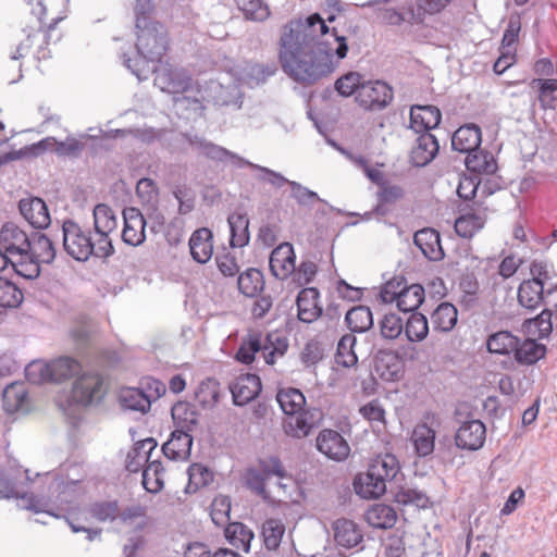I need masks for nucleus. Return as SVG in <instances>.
I'll return each mask as SVG.
<instances>
[{
	"label": "nucleus",
	"instance_id": "obj_1",
	"mask_svg": "<svg viewBox=\"0 0 557 557\" xmlns=\"http://www.w3.org/2000/svg\"><path fill=\"white\" fill-rule=\"evenodd\" d=\"M334 21V15L325 21L313 13L285 25L280 39L278 60L286 74L297 82L313 84L333 72L338 61L346 58V38L326 24Z\"/></svg>",
	"mask_w": 557,
	"mask_h": 557
},
{
	"label": "nucleus",
	"instance_id": "obj_2",
	"mask_svg": "<svg viewBox=\"0 0 557 557\" xmlns=\"http://www.w3.org/2000/svg\"><path fill=\"white\" fill-rule=\"evenodd\" d=\"M334 88L344 98L354 97L355 103L363 111L384 110L394 98L389 85L382 81H366L358 72H348L338 77Z\"/></svg>",
	"mask_w": 557,
	"mask_h": 557
},
{
	"label": "nucleus",
	"instance_id": "obj_3",
	"mask_svg": "<svg viewBox=\"0 0 557 557\" xmlns=\"http://www.w3.org/2000/svg\"><path fill=\"white\" fill-rule=\"evenodd\" d=\"M245 483L256 495L271 504L283 503L288 485L284 466L277 457L260 459L256 467L248 468Z\"/></svg>",
	"mask_w": 557,
	"mask_h": 557
},
{
	"label": "nucleus",
	"instance_id": "obj_4",
	"mask_svg": "<svg viewBox=\"0 0 557 557\" xmlns=\"http://www.w3.org/2000/svg\"><path fill=\"white\" fill-rule=\"evenodd\" d=\"M400 470L396 456L389 453L376 455L364 472L358 473L352 482L354 490L363 499H377L386 492V482L392 481Z\"/></svg>",
	"mask_w": 557,
	"mask_h": 557
},
{
	"label": "nucleus",
	"instance_id": "obj_5",
	"mask_svg": "<svg viewBox=\"0 0 557 557\" xmlns=\"http://www.w3.org/2000/svg\"><path fill=\"white\" fill-rule=\"evenodd\" d=\"M136 10V28L138 29L136 47L144 58L159 61L166 50L165 37L159 30L162 26L149 18L148 14L152 10L150 3H148L147 10L145 5H141L140 9L137 5Z\"/></svg>",
	"mask_w": 557,
	"mask_h": 557
},
{
	"label": "nucleus",
	"instance_id": "obj_6",
	"mask_svg": "<svg viewBox=\"0 0 557 557\" xmlns=\"http://www.w3.org/2000/svg\"><path fill=\"white\" fill-rule=\"evenodd\" d=\"M424 296L422 285H408L405 281L397 278L386 282L381 290L383 302L395 304L396 307L404 312L418 309L423 302Z\"/></svg>",
	"mask_w": 557,
	"mask_h": 557
},
{
	"label": "nucleus",
	"instance_id": "obj_7",
	"mask_svg": "<svg viewBox=\"0 0 557 557\" xmlns=\"http://www.w3.org/2000/svg\"><path fill=\"white\" fill-rule=\"evenodd\" d=\"M64 250L78 261H86L90 256L97 257V245L91 238V233L83 228L76 222L67 220L62 225Z\"/></svg>",
	"mask_w": 557,
	"mask_h": 557
},
{
	"label": "nucleus",
	"instance_id": "obj_8",
	"mask_svg": "<svg viewBox=\"0 0 557 557\" xmlns=\"http://www.w3.org/2000/svg\"><path fill=\"white\" fill-rule=\"evenodd\" d=\"M156 83L163 91L172 95H182L177 98L176 102L190 99L187 94H193V102L200 106V99L197 97L201 92V87L198 82H195L189 74L183 70L166 69L161 71L156 76Z\"/></svg>",
	"mask_w": 557,
	"mask_h": 557
},
{
	"label": "nucleus",
	"instance_id": "obj_9",
	"mask_svg": "<svg viewBox=\"0 0 557 557\" xmlns=\"http://www.w3.org/2000/svg\"><path fill=\"white\" fill-rule=\"evenodd\" d=\"M94 225L98 236L97 257L108 258L114 252L110 234L117 227V220L112 208L106 203H98L94 208Z\"/></svg>",
	"mask_w": 557,
	"mask_h": 557
},
{
	"label": "nucleus",
	"instance_id": "obj_10",
	"mask_svg": "<svg viewBox=\"0 0 557 557\" xmlns=\"http://www.w3.org/2000/svg\"><path fill=\"white\" fill-rule=\"evenodd\" d=\"M82 369L81 363L71 357H59L48 363H33L28 369V375L32 371L40 373V380L47 382L61 383L72 379Z\"/></svg>",
	"mask_w": 557,
	"mask_h": 557
},
{
	"label": "nucleus",
	"instance_id": "obj_11",
	"mask_svg": "<svg viewBox=\"0 0 557 557\" xmlns=\"http://www.w3.org/2000/svg\"><path fill=\"white\" fill-rule=\"evenodd\" d=\"M104 395L103 376L97 372H87L79 375L72 387L71 397L77 405L89 406L99 401Z\"/></svg>",
	"mask_w": 557,
	"mask_h": 557
},
{
	"label": "nucleus",
	"instance_id": "obj_12",
	"mask_svg": "<svg viewBox=\"0 0 557 557\" xmlns=\"http://www.w3.org/2000/svg\"><path fill=\"white\" fill-rule=\"evenodd\" d=\"M490 207L475 200L455 221V232L462 238L470 239L485 225Z\"/></svg>",
	"mask_w": 557,
	"mask_h": 557
},
{
	"label": "nucleus",
	"instance_id": "obj_13",
	"mask_svg": "<svg viewBox=\"0 0 557 557\" xmlns=\"http://www.w3.org/2000/svg\"><path fill=\"white\" fill-rule=\"evenodd\" d=\"M323 412L319 408H304L285 420L287 435L295 438L307 437L323 421Z\"/></svg>",
	"mask_w": 557,
	"mask_h": 557
},
{
	"label": "nucleus",
	"instance_id": "obj_14",
	"mask_svg": "<svg viewBox=\"0 0 557 557\" xmlns=\"http://www.w3.org/2000/svg\"><path fill=\"white\" fill-rule=\"evenodd\" d=\"M315 446L321 454L335 461H343L350 454L347 441L339 432L332 429H324L318 434Z\"/></svg>",
	"mask_w": 557,
	"mask_h": 557
},
{
	"label": "nucleus",
	"instance_id": "obj_15",
	"mask_svg": "<svg viewBox=\"0 0 557 557\" xmlns=\"http://www.w3.org/2000/svg\"><path fill=\"white\" fill-rule=\"evenodd\" d=\"M29 483L30 476L27 469L12 468L0 475V497L25 498Z\"/></svg>",
	"mask_w": 557,
	"mask_h": 557
},
{
	"label": "nucleus",
	"instance_id": "obj_16",
	"mask_svg": "<svg viewBox=\"0 0 557 557\" xmlns=\"http://www.w3.org/2000/svg\"><path fill=\"white\" fill-rule=\"evenodd\" d=\"M123 219L122 240L133 247L143 244L146 239V220L143 213L133 207L125 208L123 210Z\"/></svg>",
	"mask_w": 557,
	"mask_h": 557
},
{
	"label": "nucleus",
	"instance_id": "obj_17",
	"mask_svg": "<svg viewBox=\"0 0 557 557\" xmlns=\"http://www.w3.org/2000/svg\"><path fill=\"white\" fill-rule=\"evenodd\" d=\"M486 438V428L480 420L463 422L455 435L457 447L467 450L480 449Z\"/></svg>",
	"mask_w": 557,
	"mask_h": 557
},
{
	"label": "nucleus",
	"instance_id": "obj_18",
	"mask_svg": "<svg viewBox=\"0 0 557 557\" xmlns=\"http://www.w3.org/2000/svg\"><path fill=\"white\" fill-rule=\"evenodd\" d=\"M530 94L543 111L557 109V79L532 78L529 82Z\"/></svg>",
	"mask_w": 557,
	"mask_h": 557
},
{
	"label": "nucleus",
	"instance_id": "obj_19",
	"mask_svg": "<svg viewBox=\"0 0 557 557\" xmlns=\"http://www.w3.org/2000/svg\"><path fill=\"white\" fill-rule=\"evenodd\" d=\"M230 391L236 405H246L253 400L261 392L260 377L251 373L240 374L231 384Z\"/></svg>",
	"mask_w": 557,
	"mask_h": 557
},
{
	"label": "nucleus",
	"instance_id": "obj_20",
	"mask_svg": "<svg viewBox=\"0 0 557 557\" xmlns=\"http://www.w3.org/2000/svg\"><path fill=\"white\" fill-rule=\"evenodd\" d=\"M296 255L289 243L280 244L270 256V269L273 275L285 280L295 272Z\"/></svg>",
	"mask_w": 557,
	"mask_h": 557
},
{
	"label": "nucleus",
	"instance_id": "obj_21",
	"mask_svg": "<svg viewBox=\"0 0 557 557\" xmlns=\"http://www.w3.org/2000/svg\"><path fill=\"white\" fill-rule=\"evenodd\" d=\"M0 246L11 257H23L29 248V239L20 227L8 223L0 231Z\"/></svg>",
	"mask_w": 557,
	"mask_h": 557
},
{
	"label": "nucleus",
	"instance_id": "obj_22",
	"mask_svg": "<svg viewBox=\"0 0 557 557\" xmlns=\"http://www.w3.org/2000/svg\"><path fill=\"white\" fill-rule=\"evenodd\" d=\"M334 541L344 548H354L363 541V533L360 527L350 519L339 518L332 525Z\"/></svg>",
	"mask_w": 557,
	"mask_h": 557
},
{
	"label": "nucleus",
	"instance_id": "obj_23",
	"mask_svg": "<svg viewBox=\"0 0 557 557\" xmlns=\"http://www.w3.org/2000/svg\"><path fill=\"white\" fill-rule=\"evenodd\" d=\"M320 294L315 287H306L297 296L298 319L305 323L315 321L322 314Z\"/></svg>",
	"mask_w": 557,
	"mask_h": 557
},
{
	"label": "nucleus",
	"instance_id": "obj_24",
	"mask_svg": "<svg viewBox=\"0 0 557 557\" xmlns=\"http://www.w3.org/2000/svg\"><path fill=\"white\" fill-rule=\"evenodd\" d=\"M413 243L426 259L440 261L444 258L440 233L436 230L424 227L417 231L413 236Z\"/></svg>",
	"mask_w": 557,
	"mask_h": 557
},
{
	"label": "nucleus",
	"instance_id": "obj_25",
	"mask_svg": "<svg viewBox=\"0 0 557 557\" xmlns=\"http://www.w3.org/2000/svg\"><path fill=\"white\" fill-rule=\"evenodd\" d=\"M156 447L157 442L152 437L136 442L126 455V470L129 472L143 470L151 461V455Z\"/></svg>",
	"mask_w": 557,
	"mask_h": 557
},
{
	"label": "nucleus",
	"instance_id": "obj_26",
	"mask_svg": "<svg viewBox=\"0 0 557 557\" xmlns=\"http://www.w3.org/2000/svg\"><path fill=\"white\" fill-rule=\"evenodd\" d=\"M442 120V113L435 106H412L410 109V127L417 133H429Z\"/></svg>",
	"mask_w": 557,
	"mask_h": 557
},
{
	"label": "nucleus",
	"instance_id": "obj_27",
	"mask_svg": "<svg viewBox=\"0 0 557 557\" xmlns=\"http://www.w3.org/2000/svg\"><path fill=\"white\" fill-rule=\"evenodd\" d=\"M21 214L36 228H44L50 223V214L45 201L40 198L22 199L18 205Z\"/></svg>",
	"mask_w": 557,
	"mask_h": 557
},
{
	"label": "nucleus",
	"instance_id": "obj_28",
	"mask_svg": "<svg viewBox=\"0 0 557 557\" xmlns=\"http://www.w3.org/2000/svg\"><path fill=\"white\" fill-rule=\"evenodd\" d=\"M193 436L182 430H174L162 446L164 456L174 461H183L190 456Z\"/></svg>",
	"mask_w": 557,
	"mask_h": 557
},
{
	"label": "nucleus",
	"instance_id": "obj_29",
	"mask_svg": "<svg viewBox=\"0 0 557 557\" xmlns=\"http://www.w3.org/2000/svg\"><path fill=\"white\" fill-rule=\"evenodd\" d=\"M428 420H430V417L417 423L410 437L416 453L423 457L432 454L435 447L436 432L432 425L433 423Z\"/></svg>",
	"mask_w": 557,
	"mask_h": 557
},
{
	"label": "nucleus",
	"instance_id": "obj_30",
	"mask_svg": "<svg viewBox=\"0 0 557 557\" xmlns=\"http://www.w3.org/2000/svg\"><path fill=\"white\" fill-rule=\"evenodd\" d=\"M481 141V128L475 124H466L454 133L451 146L456 151L470 153L479 149Z\"/></svg>",
	"mask_w": 557,
	"mask_h": 557
},
{
	"label": "nucleus",
	"instance_id": "obj_31",
	"mask_svg": "<svg viewBox=\"0 0 557 557\" xmlns=\"http://www.w3.org/2000/svg\"><path fill=\"white\" fill-rule=\"evenodd\" d=\"M189 249L195 261L208 262L213 253L212 232L207 227L196 230L189 238Z\"/></svg>",
	"mask_w": 557,
	"mask_h": 557
},
{
	"label": "nucleus",
	"instance_id": "obj_32",
	"mask_svg": "<svg viewBox=\"0 0 557 557\" xmlns=\"http://www.w3.org/2000/svg\"><path fill=\"white\" fill-rule=\"evenodd\" d=\"M440 149L437 139L431 133H423L417 138V143L411 150V161L417 166H424L430 163Z\"/></svg>",
	"mask_w": 557,
	"mask_h": 557
},
{
	"label": "nucleus",
	"instance_id": "obj_33",
	"mask_svg": "<svg viewBox=\"0 0 557 557\" xmlns=\"http://www.w3.org/2000/svg\"><path fill=\"white\" fill-rule=\"evenodd\" d=\"M545 287L535 280H524L518 287V302L528 310H535L544 302Z\"/></svg>",
	"mask_w": 557,
	"mask_h": 557
},
{
	"label": "nucleus",
	"instance_id": "obj_34",
	"mask_svg": "<svg viewBox=\"0 0 557 557\" xmlns=\"http://www.w3.org/2000/svg\"><path fill=\"white\" fill-rule=\"evenodd\" d=\"M3 409L8 413L26 411L28 408V394L23 383H12L2 393Z\"/></svg>",
	"mask_w": 557,
	"mask_h": 557
},
{
	"label": "nucleus",
	"instance_id": "obj_35",
	"mask_svg": "<svg viewBox=\"0 0 557 557\" xmlns=\"http://www.w3.org/2000/svg\"><path fill=\"white\" fill-rule=\"evenodd\" d=\"M369 525L376 529H391L397 521L394 508L385 504H374L364 513Z\"/></svg>",
	"mask_w": 557,
	"mask_h": 557
},
{
	"label": "nucleus",
	"instance_id": "obj_36",
	"mask_svg": "<svg viewBox=\"0 0 557 557\" xmlns=\"http://www.w3.org/2000/svg\"><path fill=\"white\" fill-rule=\"evenodd\" d=\"M458 320L457 308L450 302L440 304L431 313V323L435 331L449 332Z\"/></svg>",
	"mask_w": 557,
	"mask_h": 557
},
{
	"label": "nucleus",
	"instance_id": "obj_37",
	"mask_svg": "<svg viewBox=\"0 0 557 557\" xmlns=\"http://www.w3.org/2000/svg\"><path fill=\"white\" fill-rule=\"evenodd\" d=\"M276 400L288 417L296 414L306 406V397L301 391L294 387L281 388L276 394Z\"/></svg>",
	"mask_w": 557,
	"mask_h": 557
},
{
	"label": "nucleus",
	"instance_id": "obj_38",
	"mask_svg": "<svg viewBox=\"0 0 557 557\" xmlns=\"http://www.w3.org/2000/svg\"><path fill=\"white\" fill-rule=\"evenodd\" d=\"M26 256H30L38 263H50L55 257V249L50 238L44 234L29 239Z\"/></svg>",
	"mask_w": 557,
	"mask_h": 557
},
{
	"label": "nucleus",
	"instance_id": "obj_39",
	"mask_svg": "<svg viewBox=\"0 0 557 557\" xmlns=\"http://www.w3.org/2000/svg\"><path fill=\"white\" fill-rule=\"evenodd\" d=\"M172 418L175 430L191 432L198 422V413L194 406L186 401H178L172 407Z\"/></svg>",
	"mask_w": 557,
	"mask_h": 557
},
{
	"label": "nucleus",
	"instance_id": "obj_40",
	"mask_svg": "<svg viewBox=\"0 0 557 557\" xmlns=\"http://www.w3.org/2000/svg\"><path fill=\"white\" fill-rule=\"evenodd\" d=\"M231 230V246L244 247L249 242V220L244 213H233L227 219Z\"/></svg>",
	"mask_w": 557,
	"mask_h": 557
},
{
	"label": "nucleus",
	"instance_id": "obj_41",
	"mask_svg": "<svg viewBox=\"0 0 557 557\" xmlns=\"http://www.w3.org/2000/svg\"><path fill=\"white\" fill-rule=\"evenodd\" d=\"M165 470L159 460H151L143 469V486L149 493H159L164 486Z\"/></svg>",
	"mask_w": 557,
	"mask_h": 557
},
{
	"label": "nucleus",
	"instance_id": "obj_42",
	"mask_svg": "<svg viewBox=\"0 0 557 557\" xmlns=\"http://www.w3.org/2000/svg\"><path fill=\"white\" fill-rule=\"evenodd\" d=\"M466 166L470 172L478 174H493L497 170V163L492 153L479 149L468 153Z\"/></svg>",
	"mask_w": 557,
	"mask_h": 557
},
{
	"label": "nucleus",
	"instance_id": "obj_43",
	"mask_svg": "<svg viewBox=\"0 0 557 557\" xmlns=\"http://www.w3.org/2000/svg\"><path fill=\"white\" fill-rule=\"evenodd\" d=\"M225 537L231 545L244 552H249L253 532L242 522H232L225 528Z\"/></svg>",
	"mask_w": 557,
	"mask_h": 557
},
{
	"label": "nucleus",
	"instance_id": "obj_44",
	"mask_svg": "<svg viewBox=\"0 0 557 557\" xmlns=\"http://www.w3.org/2000/svg\"><path fill=\"white\" fill-rule=\"evenodd\" d=\"M262 334L260 332L251 331L243 339L235 356L236 360L245 364H250L255 360L256 354L262 351Z\"/></svg>",
	"mask_w": 557,
	"mask_h": 557
},
{
	"label": "nucleus",
	"instance_id": "obj_45",
	"mask_svg": "<svg viewBox=\"0 0 557 557\" xmlns=\"http://www.w3.org/2000/svg\"><path fill=\"white\" fill-rule=\"evenodd\" d=\"M519 338L508 331H499L488 336L486 342L487 350L497 355H509L515 352Z\"/></svg>",
	"mask_w": 557,
	"mask_h": 557
},
{
	"label": "nucleus",
	"instance_id": "obj_46",
	"mask_svg": "<svg viewBox=\"0 0 557 557\" xmlns=\"http://www.w3.org/2000/svg\"><path fill=\"white\" fill-rule=\"evenodd\" d=\"M546 347L536 343L534 339H525L523 343L518 344L515 349V358L521 364H534L540 359L544 358Z\"/></svg>",
	"mask_w": 557,
	"mask_h": 557
},
{
	"label": "nucleus",
	"instance_id": "obj_47",
	"mask_svg": "<svg viewBox=\"0 0 557 557\" xmlns=\"http://www.w3.org/2000/svg\"><path fill=\"white\" fill-rule=\"evenodd\" d=\"M237 284L242 294L255 297L263 289V274L258 269H248L238 276Z\"/></svg>",
	"mask_w": 557,
	"mask_h": 557
},
{
	"label": "nucleus",
	"instance_id": "obj_48",
	"mask_svg": "<svg viewBox=\"0 0 557 557\" xmlns=\"http://www.w3.org/2000/svg\"><path fill=\"white\" fill-rule=\"evenodd\" d=\"M345 320L352 332L362 333L373 325L372 312L366 306H356L348 310Z\"/></svg>",
	"mask_w": 557,
	"mask_h": 557
},
{
	"label": "nucleus",
	"instance_id": "obj_49",
	"mask_svg": "<svg viewBox=\"0 0 557 557\" xmlns=\"http://www.w3.org/2000/svg\"><path fill=\"white\" fill-rule=\"evenodd\" d=\"M285 534L284 523L276 518L267 519L262 524L261 535L263 543L269 550L278 548Z\"/></svg>",
	"mask_w": 557,
	"mask_h": 557
},
{
	"label": "nucleus",
	"instance_id": "obj_50",
	"mask_svg": "<svg viewBox=\"0 0 557 557\" xmlns=\"http://www.w3.org/2000/svg\"><path fill=\"white\" fill-rule=\"evenodd\" d=\"M406 337L411 343H419L426 338L429 334V323L425 315L413 312L404 326Z\"/></svg>",
	"mask_w": 557,
	"mask_h": 557
},
{
	"label": "nucleus",
	"instance_id": "obj_51",
	"mask_svg": "<svg viewBox=\"0 0 557 557\" xmlns=\"http://www.w3.org/2000/svg\"><path fill=\"white\" fill-rule=\"evenodd\" d=\"M196 399L202 407H213L216 405L221 397L220 383L212 377L203 380L197 391Z\"/></svg>",
	"mask_w": 557,
	"mask_h": 557
},
{
	"label": "nucleus",
	"instance_id": "obj_52",
	"mask_svg": "<svg viewBox=\"0 0 557 557\" xmlns=\"http://www.w3.org/2000/svg\"><path fill=\"white\" fill-rule=\"evenodd\" d=\"M120 403L123 408L145 412L150 408V399L139 388L128 387L121 391Z\"/></svg>",
	"mask_w": 557,
	"mask_h": 557
},
{
	"label": "nucleus",
	"instance_id": "obj_53",
	"mask_svg": "<svg viewBox=\"0 0 557 557\" xmlns=\"http://www.w3.org/2000/svg\"><path fill=\"white\" fill-rule=\"evenodd\" d=\"M357 338L352 334H346L339 339L335 355V361L338 366L349 368L357 363L358 358L354 350Z\"/></svg>",
	"mask_w": 557,
	"mask_h": 557
},
{
	"label": "nucleus",
	"instance_id": "obj_54",
	"mask_svg": "<svg viewBox=\"0 0 557 557\" xmlns=\"http://www.w3.org/2000/svg\"><path fill=\"white\" fill-rule=\"evenodd\" d=\"M359 414L373 428H385L386 412L379 399H372L359 408Z\"/></svg>",
	"mask_w": 557,
	"mask_h": 557
},
{
	"label": "nucleus",
	"instance_id": "obj_55",
	"mask_svg": "<svg viewBox=\"0 0 557 557\" xmlns=\"http://www.w3.org/2000/svg\"><path fill=\"white\" fill-rule=\"evenodd\" d=\"M235 3L247 20L264 21L270 15V9L263 0H235Z\"/></svg>",
	"mask_w": 557,
	"mask_h": 557
},
{
	"label": "nucleus",
	"instance_id": "obj_56",
	"mask_svg": "<svg viewBox=\"0 0 557 557\" xmlns=\"http://www.w3.org/2000/svg\"><path fill=\"white\" fill-rule=\"evenodd\" d=\"M22 300V290L11 281L0 276V307L15 308Z\"/></svg>",
	"mask_w": 557,
	"mask_h": 557
},
{
	"label": "nucleus",
	"instance_id": "obj_57",
	"mask_svg": "<svg viewBox=\"0 0 557 557\" xmlns=\"http://www.w3.org/2000/svg\"><path fill=\"white\" fill-rule=\"evenodd\" d=\"M288 348L287 339L284 337H275L268 335L263 342L262 355L268 364H274L277 357H282Z\"/></svg>",
	"mask_w": 557,
	"mask_h": 557
},
{
	"label": "nucleus",
	"instance_id": "obj_58",
	"mask_svg": "<svg viewBox=\"0 0 557 557\" xmlns=\"http://www.w3.org/2000/svg\"><path fill=\"white\" fill-rule=\"evenodd\" d=\"M450 0H417L418 13L409 9V22L420 23L424 14H436L444 10Z\"/></svg>",
	"mask_w": 557,
	"mask_h": 557
},
{
	"label": "nucleus",
	"instance_id": "obj_59",
	"mask_svg": "<svg viewBox=\"0 0 557 557\" xmlns=\"http://www.w3.org/2000/svg\"><path fill=\"white\" fill-rule=\"evenodd\" d=\"M395 500L399 505L418 508H425L429 504V498L424 493L410 487L400 488L395 495Z\"/></svg>",
	"mask_w": 557,
	"mask_h": 557
},
{
	"label": "nucleus",
	"instance_id": "obj_60",
	"mask_svg": "<svg viewBox=\"0 0 557 557\" xmlns=\"http://www.w3.org/2000/svg\"><path fill=\"white\" fill-rule=\"evenodd\" d=\"M380 327L382 336L387 339H395L404 332L403 320L396 313L385 314Z\"/></svg>",
	"mask_w": 557,
	"mask_h": 557
},
{
	"label": "nucleus",
	"instance_id": "obj_61",
	"mask_svg": "<svg viewBox=\"0 0 557 557\" xmlns=\"http://www.w3.org/2000/svg\"><path fill=\"white\" fill-rule=\"evenodd\" d=\"M198 149L205 157L215 161H227L236 158V154L213 143L201 140L198 143Z\"/></svg>",
	"mask_w": 557,
	"mask_h": 557
},
{
	"label": "nucleus",
	"instance_id": "obj_62",
	"mask_svg": "<svg viewBox=\"0 0 557 557\" xmlns=\"http://www.w3.org/2000/svg\"><path fill=\"white\" fill-rule=\"evenodd\" d=\"M349 159L354 164H356L364 172L366 176L372 183L376 184L377 186L383 185V183L385 182V174L380 166H371L368 160L362 156L350 154Z\"/></svg>",
	"mask_w": 557,
	"mask_h": 557
},
{
	"label": "nucleus",
	"instance_id": "obj_63",
	"mask_svg": "<svg viewBox=\"0 0 557 557\" xmlns=\"http://www.w3.org/2000/svg\"><path fill=\"white\" fill-rule=\"evenodd\" d=\"M11 264L14 271L25 278H35L40 273L39 263L29 255H23V257H20V260L16 262L12 260Z\"/></svg>",
	"mask_w": 557,
	"mask_h": 557
},
{
	"label": "nucleus",
	"instance_id": "obj_64",
	"mask_svg": "<svg viewBox=\"0 0 557 557\" xmlns=\"http://www.w3.org/2000/svg\"><path fill=\"white\" fill-rule=\"evenodd\" d=\"M91 513L99 521H113L119 519L120 508L116 502H101L91 507Z\"/></svg>",
	"mask_w": 557,
	"mask_h": 557
}]
</instances>
